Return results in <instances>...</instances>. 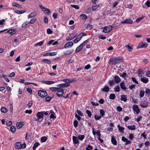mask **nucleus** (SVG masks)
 I'll list each match as a JSON object with an SVG mask.
<instances>
[{
  "mask_svg": "<svg viewBox=\"0 0 150 150\" xmlns=\"http://www.w3.org/2000/svg\"><path fill=\"white\" fill-rule=\"evenodd\" d=\"M123 58L122 57H117L115 58H110L109 61V63L110 64H119L122 62L123 60Z\"/></svg>",
  "mask_w": 150,
  "mask_h": 150,
  "instance_id": "obj_1",
  "label": "nucleus"
},
{
  "mask_svg": "<svg viewBox=\"0 0 150 150\" xmlns=\"http://www.w3.org/2000/svg\"><path fill=\"white\" fill-rule=\"evenodd\" d=\"M15 148L17 149H20L21 148L24 149L26 147V144L24 143L23 144L20 142H17L14 144Z\"/></svg>",
  "mask_w": 150,
  "mask_h": 150,
  "instance_id": "obj_2",
  "label": "nucleus"
},
{
  "mask_svg": "<svg viewBox=\"0 0 150 150\" xmlns=\"http://www.w3.org/2000/svg\"><path fill=\"white\" fill-rule=\"evenodd\" d=\"M88 40H86L78 46L76 49V52H80L82 49L83 47L88 43Z\"/></svg>",
  "mask_w": 150,
  "mask_h": 150,
  "instance_id": "obj_3",
  "label": "nucleus"
},
{
  "mask_svg": "<svg viewBox=\"0 0 150 150\" xmlns=\"http://www.w3.org/2000/svg\"><path fill=\"white\" fill-rule=\"evenodd\" d=\"M38 95L41 98H44L47 95L46 91L41 90L38 91Z\"/></svg>",
  "mask_w": 150,
  "mask_h": 150,
  "instance_id": "obj_4",
  "label": "nucleus"
},
{
  "mask_svg": "<svg viewBox=\"0 0 150 150\" xmlns=\"http://www.w3.org/2000/svg\"><path fill=\"white\" fill-rule=\"evenodd\" d=\"M43 113L42 112H38L36 115L37 118L35 119V121H38L40 119L42 118L44 116Z\"/></svg>",
  "mask_w": 150,
  "mask_h": 150,
  "instance_id": "obj_5",
  "label": "nucleus"
},
{
  "mask_svg": "<svg viewBox=\"0 0 150 150\" xmlns=\"http://www.w3.org/2000/svg\"><path fill=\"white\" fill-rule=\"evenodd\" d=\"M132 108L133 110L137 114H138L140 112V110L137 105H133Z\"/></svg>",
  "mask_w": 150,
  "mask_h": 150,
  "instance_id": "obj_6",
  "label": "nucleus"
},
{
  "mask_svg": "<svg viewBox=\"0 0 150 150\" xmlns=\"http://www.w3.org/2000/svg\"><path fill=\"white\" fill-rule=\"evenodd\" d=\"M140 105L142 107L146 108L149 105L148 102L147 100L142 101L140 103Z\"/></svg>",
  "mask_w": 150,
  "mask_h": 150,
  "instance_id": "obj_7",
  "label": "nucleus"
},
{
  "mask_svg": "<svg viewBox=\"0 0 150 150\" xmlns=\"http://www.w3.org/2000/svg\"><path fill=\"white\" fill-rule=\"evenodd\" d=\"M112 27L110 25L105 27L103 30V32L105 33H107L110 31L112 29Z\"/></svg>",
  "mask_w": 150,
  "mask_h": 150,
  "instance_id": "obj_8",
  "label": "nucleus"
},
{
  "mask_svg": "<svg viewBox=\"0 0 150 150\" xmlns=\"http://www.w3.org/2000/svg\"><path fill=\"white\" fill-rule=\"evenodd\" d=\"M148 45L147 43H144L143 42H141L137 46V48H146Z\"/></svg>",
  "mask_w": 150,
  "mask_h": 150,
  "instance_id": "obj_9",
  "label": "nucleus"
},
{
  "mask_svg": "<svg viewBox=\"0 0 150 150\" xmlns=\"http://www.w3.org/2000/svg\"><path fill=\"white\" fill-rule=\"evenodd\" d=\"M92 133L93 135L95 136L96 134L98 136V138H100L101 135L100 134V131L99 130H97L96 132H95L94 130V128L93 127L92 128Z\"/></svg>",
  "mask_w": 150,
  "mask_h": 150,
  "instance_id": "obj_10",
  "label": "nucleus"
},
{
  "mask_svg": "<svg viewBox=\"0 0 150 150\" xmlns=\"http://www.w3.org/2000/svg\"><path fill=\"white\" fill-rule=\"evenodd\" d=\"M133 23V21L129 18L126 19L121 22L123 24H132Z\"/></svg>",
  "mask_w": 150,
  "mask_h": 150,
  "instance_id": "obj_11",
  "label": "nucleus"
},
{
  "mask_svg": "<svg viewBox=\"0 0 150 150\" xmlns=\"http://www.w3.org/2000/svg\"><path fill=\"white\" fill-rule=\"evenodd\" d=\"M64 93V90L63 89H60L57 91V95L58 97H60L62 96Z\"/></svg>",
  "mask_w": 150,
  "mask_h": 150,
  "instance_id": "obj_12",
  "label": "nucleus"
},
{
  "mask_svg": "<svg viewBox=\"0 0 150 150\" xmlns=\"http://www.w3.org/2000/svg\"><path fill=\"white\" fill-rule=\"evenodd\" d=\"M69 85L70 84L69 83H65L58 84L57 85V86L59 88L62 87H66L69 86Z\"/></svg>",
  "mask_w": 150,
  "mask_h": 150,
  "instance_id": "obj_13",
  "label": "nucleus"
},
{
  "mask_svg": "<svg viewBox=\"0 0 150 150\" xmlns=\"http://www.w3.org/2000/svg\"><path fill=\"white\" fill-rule=\"evenodd\" d=\"M73 45V43L72 42H69L67 43L64 46L65 48H69L71 47Z\"/></svg>",
  "mask_w": 150,
  "mask_h": 150,
  "instance_id": "obj_14",
  "label": "nucleus"
},
{
  "mask_svg": "<svg viewBox=\"0 0 150 150\" xmlns=\"http://www.w3.org/2000/svg\"><path fill=\"white\" fill-rule=\"evenodd\" d=\"M24 124V123L23 122H18L16 124V127L18 129H20L22 127Z\"/></svg>",
  "mask_w": 150,
  "mask_h": 150,
  "instance_id": "obj_15",
  "label": "nucleus"
},
{
  "mask_svg": "<svg viewBox=\"0 0 150 150\" xmlns=\"http://www.w3.org/2000/svg\"><path fill=\"white\" fill-rule=\"evenodd\" d=\"M16 33V30L15 29H10L7 32V33L9 34L13 35Z\"/></svg>",
  "mask_w": 150,
  "mask_h": 150,
  "instance_id": "obj_16",
  "label": "nucleus"
},
{
  "mask_svg": "<svg viewBox=\"0 0 150 150\" xmlns=\"http://www.w3.org/2000/svg\"><path fill=\"white\" fill-rule=\"evenodd\" d=\"M120 86L121 88L123 90H125L127 89V87L126 86L125 83L124 81L121 82L120 83Z\"/></svg>",
  "mask_w": 150,
  "mask_h": 150,
  "instance_id": "obj_17",
  "label": "nucleus"
},
{
  "mask_svg": "<svg viewBox=\"0 0 150 150\" xmlns=\"http://www.w3.org/2000/svg\"><path fill=\"white\" fill-rule=\"evenodd\" d=\"M114 80L115 82L117 83H119L121 79L118 76H115L114 77Z\"/></svg>",
  "mask_w": 150,
  "mask_h": 150,
  "instance_id": "obj_18",
  "label": "nucleus"
},
{
  "mask_svg": "<svg viewBox=\"0 0 150 150\" xmlns=\"http://www.w3.org/2000/svg\"><path fill=\"white\" fill-rule=\"evenodd\" d=\"M111 142L114 145H116L117 144V142L115 139V137L113 136H112L111 137Z\"/></svg>",
  "mask_w": 150,
  "mask_h": 150,
  "instance_id": "obj_19",
  "label": "nucleus"
},
{
  "mask_svg": "<svg viewBox=\"0 0 150 150\" xmlns=\"http://www.w3.org/2000/svg\"><path fill=\"white\" fill-rule=\"evenodd\" d=\"M141 81L144 83H147L149 82L148 79L146 77H143L141 79Z\"/></svg>",
  "mask_w": 150,
  "mask_h": 150,
  "instance_id": "obj_20",
  "label": "nucleus"
},
{
  "mask_svg": "<svg viewBox=\"0 0 150 150\" xmlns=\"http://www.w3.org/2000/svg\"><path fill=\"white\" fill-rule=\"evenodd\" d=\"M37 13L36 12H32L28 16V18H33L36 15Z\"/></svg>",
  "mask_w": 150,
  "mask_h": 150,
  "instance_id": "obj_21",
  "label": "nucleus"
},
{
  "mask_svg": "<svg viewBox=\"0 0 150 150\" xmlns=\"http://www.w3.org/2000/svg\"><path fill=\"white\" fill-rule=\"evenodd\" d=\"M128 128L131 130H134L136 129V126L134 125H128L127 126Z\"/></svg>",
  "mask_w": 150,
  "mask_h": 150,
  "instance_id": "obj_22",
  "label": "nucleus"
},
{
  "mask_svg": "<svg viewBox=\"0 0 150 150\" xmlns=\"http://www.w3.org/2000/svg\"><path fill=\"white\" fill-rule=\"evenodd\" d=\"M42 83L47 84H51L54 83V82L52 81H42Z\"/></svg>",
  "mask_w": 150,
  "mask_h": 150,
  "instance_id": "obj_23",
  "label": "nucleus"
},
{
  "mask_svg": "<svg viewBox=\"0 0 150 150\" xmlns=\"http://www.w3.org/2000/svg\"><path fill=\"white\" fill-rule=\"evenodd\" d=\"M117 127L120 132H124V130H125L124 127L120 126L119 125H117Z\"/></svg>",
  "mask_w": 150,
  "mask_h": 150,
  "instance_id": "obj_24",
  "label": "nucleus"
},
{
  "mask_svg": "<svg viewBox=\"0 0 150 150\" xmlns=\"http://www.w3.org/2000/svg\"><path fill=\"white\" fill-rule=\"evenodd\" d=\"M64 82H66V83H69L70 82H72L74 80L72 79H64L62 80Z\"/></svg>",
  "mask_w": 150,
  "mask_h": 150,
  "instance_id": "obj_25",
  "label": "nucleus"
},
{
  "mask_svg": "<svg viewBox=\"0 0 150 150\" xmlns=\"http://www.w3.org/2000/svg\"><path fill=\"white\" fill-rule=\"evenodd\" d=\"M57 54V52H54L51 53H48L44 54V56H46L47 55H49L51 56L55 55Z\"/></svg>",
  "mask_w": 150,
  "mask_h": 150,
  "instance_id": "obj_26",
  "label": "nucleus"
},
{
  "mask_svg": "<svg viewBox=\"0 0 150 150\" xmlns=\"http://www.w3.org/2000/svg\"><path fill=\"white\" fill-rule=\"evenodd\" d=\"M127 98L125 95H122L121 96V100L124 102H126L127 100Z\"/></svg>",
  "mask_w": 150,
  "mask_h": 150,
  "instance_id": "obj_27",
  "label": "nucleus"
},
{
  "mask_svg": "<svg viewBox=\"0 0 150 150\" xmlns=\"http://www.w3.org/2000/svg\"><path fill=\"white\" fill-rule=\"evenodd\" d=\"M40 144L39 142H36L34 144L33 146V150H35L36 149V148L38 146V145Z\"/></svg>",
  "mask_w": 150,
  "mask_h": 150,
  "instance_id": "obj_28",
  "label": "nucleus"
},
{
  "mask_svg": "<svg viewBox=\"0 0 150 150\" xmlns=\"http://www.w3.org/2000/svg\"><path fill=\"white\" fill-rule=\"evenodd\" d=\"M1 111L3 113H6L7 112L8 110L7 109L4 107H2L1 108Z\"/></svg>",
  "mask_w": 150,
  "mask_h": 150,
  "instance_id": "obj_29",
  "label": "nucleus"
},
{
  "mask_svg": "<svg viewBox=\"0 0 150 150\" xmlns=\"http://www.w3.org/2000/svg\"><path fill=\"white\" fill-rule=\"evenodd\" d=\"M109 90V87L107 86H105L104 88H103L102 91H103L105 92H108Z\"/></svg>",
  "mask_w": 150,
  "mask_h": 150,
  "instance_id": "obj_30",
  "label": "nucleus"
},
{
  "mask_svg": "<svg viewBox=\"0 0 150 150\" xmlns=\"http://www.w3.org/2000/svg\"><path fill=\"white\" fill-rule=\"evenodd\" d=\"M42 62L45 63H47L48 64H50L51 63L50 61L48 59H44L42 61Z\"/></svg>",
  "mask_w": 150,
  "mask_h": 150,
  "instance_id": "obj_31",
  "label": "nucleus"
},
{
  "mask_svg": "<svg viewBox=\"0 0 150 150\" xmlns=\"http://www.w3.org/2000/svg\"><path fill=\"white\" fill-rule=\"evenodd\" d=\"M26 11L25 10L21 11H16L15 12L17 14H21L25 13Z\"/></svg>",
  "mask_w": 150,
  "mask_h": 150,
  "instance_id": "obj_32",
  "label": "nucleus"
},
{
  "mask_svg": "<svg viewBox=\"0 0 150 150\" xmlns=\"http://www.w3.org/2000/svg\"><path fill=\"white\" fill-rule=\"evenodd\" d=\"M59 88L58 87V88L52 87H50V89L52 91H57Z\"/></svg>",
  "mask_w": 150,
  "mask_h": 150,
  "instance_id": "obj_33",
  "label": "nucleus"
},
{
  "mask_svg": "<svg viewBox=\"0 0 150 150\" xmlns=\"http://www.w3.org/2000/svg\"><path fill=\"white\" fill-rule=\"evenodd\" d=\"M11 131L13 133H14L16 131V128L13 126H12L10 128Z\"/></svg>",
  "mask_w": 150,
  "mask_h": 150,
  "instance_id": "obj_34",
  "label": "nucleus"
},
{
  "mask_svg": "<svg viewBox=\"0 0 150 150\" xmlns=\"http://www.w3.org/2000/svg\"><path fill=\"white\" fill-rule=\"evenodd\" d=\"M84 135H79L78 136V139L81 141H82L84 138Z\"/></svg>",
  "mask_w": 150,
  "mask_h": 150,
  "instance_id": "obj_35",
  "label": "nucleus"
},
{
  "mask_svg": "<svg viewBox=\"0 0 150 150\" xmlns=\"http://www.w3.org/2000/svg\"><path fill=\"white\" fill-rule=\"evenodd\" d=\"M115 91V92H119L120 91V88L119 86H115L114 88Z\"/></svg>",
  "mask_w": 150,
  "mask_h": 150,
  "instance_id": "obj_36",
  "label": "nucleus"
},
{
  "mask_svg": "<svg viewBox=\"0 0 150 150\" xmlns=\"http://www.w3.org/2000/svg\"><path fill=\"white\" fill-rule=\"evenodd\" d=\"M110 99L114 100L115 98V95L114 94H110L109 96Z\"/></svg>",
  "mask_w": 150,
  "mask_h": 150,
  "instance_id": "obj_37",
  "label": "nucleus"
},
{
  "mask_svg": "<svg viewBox=\"0 0 150 150\" xmlns=\"http://www.w3.org/2000/svg\"><path fill=\"white\" fill-rule=\"evenodd\" d=\"M47 138L45 136H44L43 137H42L41 138V141L42 142H45L46 140H47Z\"/></svg>",
  "mask_w": 150,
  "mask_h": 150,
  "instance_id": "obj_38",
  "label": "nucleus"
},
{
  "mask_svg": "<svg viewBox=\"0 0 150 150\" xmlns=\"http://www.w3.org/2000/svg\"><path fill=\"white\" fill-rule=\"evenodd\" d=\"M44 43V41H41L40 42H39L35 45V46L36 47L38 46H42V45Z\"/></svg>",
  "mask_w": 150,
  "mask_h": 150,
  "instance_id": "obj_39",
  "label": "nucleus"
},
{
  "mask_svg": "<svg viewBox=\"0 0 150 150\" xmlns=\"http://www.w3.org/2000/svg\"><path fill=\"white\" fill-rule=\"evenodd\" d=\"M12 6L18 8H21V6L20 5L16 3H12Z\"/></svg>",
  "mask_w": 150,
  "mask_h": 150,
  "instance_id": "obj_40",
  "label": "nucleus"
},
{
  "mask_svg": "<svg viewBox=\"0 0 150 150\" xmlns=\"http://www.w3.org/2000/svg\"><path fill=\"white\" fill-rule=\"evenodd\" d=\"M86 28L88 30H90L92 28L93 26L91 24H88L86 25Z\"/></svg>",
  "mask_w": 150,
  "mask_h": 150,
  "instance_id": "obj_41",
  "label": "nucleus"
},
{
  "mask_svg": "<svg viewBox=\"0 0 150 150\" xmlns=\"http://www.w3.org/2000/svg\"><path fill=\"white\" fill-rule=\"evenodd\" d=\"M100 115L102 116H103L105 115V112L104 110L103 109H101L100 110Z\"/></svg>",
  "mask_w": 150,
  "mask_h": 150,
  "instance_id": "obj_42",
  "label": "nucleus"
},
{
  "mask_svg": "<svg viewBox=\"0 0 150 150\" xmlns=\"http://www.w3.org/2000/svg\"><path fill=\"white\" fill-rule=\"evenodd\" d=\"M102 117L101 116H99L98 115H95L94 116V118L96 120H98L101 118Z\"/></svg>",
  "mask_w": 150,
  "mask_h": 150,
  "instance_id": "obj_43",
  "label": "nucleus"
},
{
  "mask_svg": "<svg viewBox=\"0 0 150 150\" xmlns=\"http://www.w3.org/2000/svg\"><path fill=\"white\" fill-rule=\"evenodd\" d=\"M86 113L89 117H91L92 114L90 110H86Z\"/></svg>",
  "mask_w": 150,
  "mask_h": 150,
  "instance_id": "obj_44",
  "label": "nucleus"
},
{
  "mask_svg": "<svg viewBox=\"0 0 150 150\" xmlns=\"http://www.w3.org/2000/svg\"><path fill=\"white\" fill-rule=\"evenodd\" d=\"M74 36H73V37H72V36H71V35H70L69 36H68L66 40L68 41H70V40H72L73 39H74Z\"/></svg>",
  "mask_w": 150,
  "mask_h": 150,
  "instance_id": "obj_45",
  "label": "nucleus"
},
{
  "mask_svg": "<svg viewBox=\"0 0 150 150\" xmlns=\"http://www.w3.org/2000/svg\"><path fill=\"white\" fill-rule=\"evenodd\" d=\"M82 38L81 37L80 35H78L77 38L76 39V43L78 42Z\"/></svg>",
  "mask_w": 150,
  "mask_h": 150,
  "instance_id": "obj_46",
  "label": "nucleus"
},
{
  "mask_svg": "<svg viewBox=\"0 0 150 150\" xmlns=\"http://www.w3.org/2000/svg\"><path fill=\"white\" fill-rule=\"evenodd\" d=\"M125 47L127 48L129 52H131L133 49V48L129 45H126Z\"/></svg>",
  "mask_w": 150,
  "mask_h": 150,
  "instance_id": "obj_47",
  "label": "nucleus"
},
{
  "mask_svg": "<svg viewBox=\"0 0 150 150\" xmlns=\"http://www.w3.org/2000/svg\"><path fill=\"white\" fill-rule=\"evenodd\" d=\"M93 149L92 146L90 145H88L86 148V150H92Z\"/></svg>",
  "mask_w": 150,
  "mask_h": 150,
  "instance_id": "obj_48",
  "label": "nucleus"
},
{
  "mask_svg": "<svg viewBox=\"0 0 150 150\" xmlns=\"http://www.w3.org/2000/svg\"><path fill=\"white\" fill-rule=\"evenodd\" d=\"M99 7V5L96 6H93L92 7V10L93 11H95L98 7Z\"/></svg>",
  "mask_w": 150,
  "mask_h": 150,
  "instance_id": "obj_49",
  "label": "nucleus"
},
{
  "mask_svg": "<svg viewBox=\"0 0 150 150\" xmlns=\"http://www.w3.org/2000/svg\"><path fill=\"white\" fill-rule=\"evenodd\" d=\"M144 94V92L143 91H141L140 92V97H142Z\"/></svg>",
  "mask_w": 150,
  "mask_h": 150,
  "instance_id": "obj_50",
  "label": "nucleus"
},
{
  "mask_svg": "<svg viewBox=\"0 0 150 150\" xmlns=\"http://www.w3.org/2000/svg\"><path fill=\"white\" fill-rule=\"evenodd\" d=\"M43 11L45 13H49L50 12V9L46 8H45Z\"/></svg>",
  "mask_w": 150,
  "mask_h": 150,
  "instance_id": "obj_51",
  "label": "nucleus"
},
{
  "mask_svg": "<svg viewBox=\"0 0 150 150\" xmlns=\"http://www.w3.org/2000/svg\"><path fill=\"white\" fill-rule=\"evenodd\" d=\"M143 71L142 69H139L137 72V74L139 76L142 73Z\"/></svg>",
  "mask_w": 150,
  "mask_h": 150,
  "instance_id": "obj_52",
  "label": "nucleus"
},
{
  "mask_svg": "<svg viewBox=\"0 0 150 150\" xmlns=\"http://www.w3.org/2000/svg\"><path fill=\"white\" fill-rule=\"evenodd\" d=\"M32 111L31 110H26L25 111V112L26 113H28L29 114H30L32 113Z\"/></svg>",
  "mask_w": 150,
  "mask_h": 150,
  "instance_id": "obj_53",
  "label": "nucleus"
},
{
  "mask_svg": "<svg viewBox=\"0 0 150 150\" xmlns=\"http://www.w3.org/2000/svg\"><path fill=\"white\" fill-rule=\"evenodd\" d=\"M144 18V16H142L141 17L137 18L136 21L137 23H138L141 20H142L143 18Z\"/></svg>",
  "mask_w": 150,
  "mask_h": 150,
  "instance_id": "obj_54",
  "label": "nucleus"
},
{
  "mask_svg": "<svg viewBox=\"0 0 150 150\" xmlns=\"http://www.w3.org/2000/svg\"><path fill=\"white\" fill-rule=\"evenodd\" d=\"M129 138L130 140H132L134 138V136L133 134H129Z\"/></svg>",
  "mask_w": 150,
  "mask_h": 150,
  "instance_id": "obj_55",
  "label": "nucleus"
},
{
  "mask_svg": "<svg viewBox=\"0 0 150 150\" xmlns=\"http://www.w3.org/2000/svg\"><path fill=\"white\" fill-rule=\"evenodd\" d=\"M6 124L7 126H9L11 125L12 124V122L11 121H6Z\"/></svg>",
  "mask_w": 150,
  "mask_h": 150,
  "instance_id": "obj_56",
  "label": "nucleus"
},
{
  "mask_svg": "<svg viewBox=\"0 0 150 150\" xmlns=\"http://www.w3.org/2000/svg\"><path fill=\"white\" fill-rule=\"evenodd\" d=\"M52 17L54 19H56L57 18L58 15L57 13H54L52 15Z\"/></svg>",
  "mask_w": 150,
  "mask_h": 150,
  "instance_id": "obj_57",
  "label": "nucleus"
},
{
  "mask_svg": "<svg viewBox=\"0 0 150 150\" xmlns=\"http://www.w3.org/2000/svg\"><path fill=\"white\" fill-rule=\"evenodd\" d=\"M117 110L120 112L122 110V108L120 106H118L117 107Z\"/></svg>",
  "mask_w": 150,
  "mask_h": 150,
  "instance_id": "obj_58",
  "label": "nucleus"
},
{
  "mask_svg": "<svg viewBox=\"0 0 150 150\" xmlns=\"http://www.w3.org/2000/svg\"><path fill=\"white\" fill-rule=\"evenodd\" d=\"M109 84L110 86H112L115 84V83L113 80H110L109 81Z\"/></svg>",
  "mask_w": 150,
  "mask_h": 150,
  "instance_id": "obj_59",
  "label": "nucleus"
},
{
  "mask_svg": "<svg viewBox=\"0 0 150 150\" xmlns=\"http://www.w3.org/2000/svg\"><path fill=\"white\" fill-rule=\"evenodd\" d=\"M44 21L45 23H48V19L46 16H45L44 17Z\"/></svg>",
  "mask_w": 150,
  "mask_h": 150,
  "instance_id": "obj_60",
  "label": "nucleus"
},
{
  "mask_svg": "<svg viewBox=\"0 0 150 150\" xmlns=\"http://www.w3.org/2000/svg\"><path fill=\"white\" fill-rule=\"evenodd\" d=\"M99 38L100 39L105 40L106 38V37L104 36L103 35H100L99 36Z\"/></svg>",
  "mask_w": 150,
  "mask_h": 150,
  "instance_id": "obj_61",
  "label": "nucleus"
},
{
  "mask_svg": "<svg viewBox=\"0 0 150 150\" xmlns=\"http://www.w3.org/2000/svg\"><path fill=\"white\" fill-rule=\"evenodd\" d=\"M77 113L81 116H83V114L81 112L80 110H76Z\"/></svg>",
  "mask_w": 150,
  "mask_h": 150,
  "instance_id": "obj_62",
  "label": "nucleus"
},
{
  "mask_svg": "<svg viewBox=\"0 0 150 150\" xmlns=\"http://www.w3.org/2000/svg\"><path fill=\"white\" fill-rule=\"evenodd\" d=\"M45 99L46 101H50L51 100V97L48 96L45 98Z\"/></svg>",
  "mask_w": 150,
  "mask_h": 150,
  "instance_id": "obj_63",
  "label": "nucleus"
},
{
  "mask_svg": "<svg viewBox=\"0 0 150 150\" xmlns=\"http://www.w3.org/2000/svg\"><path fill=\"white\" fill-rule=\"evenodd\" d=\"M145 92L146 93H147L149 95H150V89L148 88H146Z\"/></svg>",
  "mask_w": 150,
  "mask_h": 150,
  "instance_id": "obj_64",
  "label": "nucleus"
}]
</instances>
